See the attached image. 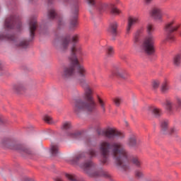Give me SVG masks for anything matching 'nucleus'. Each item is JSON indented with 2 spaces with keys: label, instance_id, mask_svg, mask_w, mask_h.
I'll list each match as a JSON object with an SVG mask.
<instances>
[{
  "label": "nucleus",
  "instance_id": "obj_1",
  "mask_svg": "<svg viewBox=\"0 0 181 181\" xmlns=\"http://www.w3.org/2000/svg\"><path fill=\"white\" fill-rule=\"evenodd\" d=\"M87 69L86 67L79 66L78 68V83L84 90L83 98L86 103L81 99H76L74 101V111L77 115L80 114L82 111L86 110L88 112H94L97 111V103L94 100V90L90 87V83L87 78Z\"/></svg>",
  "mask_w": 181,
  "mask_h": 181
},
{
  "label": "nucleus",
  "instance_id": "obj_2",
  "mask_svg": "<svg viewBox=\"0 0 181 181\" xmlns=\"http://www.w3.org/2000/svg\"><path fill=\"white\" fill-rule=\"evenodd\" d=\"M110 149H111V155L114 158L117 165L127 170L128 169L127 164L131 156L127 149H125L124 145L119 142H115L111 144L108 141H103L100 144L99 150L102 156L100 162L103 163H107L108 162Z\"/></svg>",
  "mask_w": 181,
  "mask_h": 181
},
{
  "label": "nucleus",
  "instance_id": "obj_3",
  "mask_svg": "<svg viewBox=\"0 0 181 181\" xmlns=\"http://www.w3.org/2000/svg\"><path fill=\"white\" fill-rule=\"evenodd\" d=\"M57 49L62 53H64V52H66L67 50H70L71 53V55L69 57V62L71 66L64 67L63 71L61 74V77L64 80H67V78L73 77V76L76 74V67L77 74L78 75V67H80V66L84 67V66L80 64V61H78V59L76 56L77 53H80V48H77L76 46H61Z\"/></svg>",
  "mask_w": 181,
  "mask_h": 181
},
{
  "label": "nucleus",
  "instance_id": "obj_4",
  "mask_svg": "<svg viewBox=\"0 0 181 181\" xmlns=\"http://www.w3.org/2000/svg\"><path fill=\"white\" fill-rule=\"evenodd\" d=\"M12 29L22 30V22L21 18L16 16H11L6 18L0 33V42H15L16 40L15 35L8 33Z\"/></svg>",
  "mask_w": 181,
  "mask_h": 181
},
{
  "label": "nucleus",
  "instance_id": "obj_5",
  "mask_svg": "<svg viewBox=\"0 0 181 181\" xmlns=\"http://www.w3.org/2000/svg\"><path fill=\"white\" fill-rule=\"evenodd\" d=\"M81 168L89 177H105L106 179H110L111 177V174L105 170L100 169L98 171L95 170L97 169V165L92 160L85 162L81 165Z\"/></svg>",
  "mask_w": 181,
  "mask_h": 181
},
{
  "label": "nucleus",
  "instance_id": "obj_6",
  "mask_svg": "<svg viewBox=\"0 0 181 181\" xmlns=\"http://www.w3.org/2000/svg\"><path fill=\"white\" fill-rule=\"evenodd\" d=\"M1 145L5 146L8 145L10 149H13V151H18L22 155H26L27 156H35V153L33 150L30 148L28 147V146L23 144H9L8 139H4L1 141Z\"/></svg>",
  "mask_w": 181,
  "mask_h": 181
},
{
  "label": "nucleus",
  "instance_id": "obj_7",
  "mask_svg": "<svg viewBox=\"0 0 181 181\" xmlns=\"http://www.w3.org/2000/svg\"><path fill=\"white\" fill-rule=\"evenodd\" d=\"M173 21H171L165 25L164 32L167 34V38L162 41V45H168V42H173L175 40V37L172 33L179 29V25H173Z\"/></svg>",
  "mask_w": 181,
  "mask_h": 181
},
{
  "label": "nucleus",
  "instance_id": "obj_8",
  "mask_svg": "<svg viewBox=\"0 0 181 181\" xmlns=\"http://www.w3.org/2000/svg\"><path fill=\"white\" fill-rule=\"evenodd\" d=\"M112 75L116 76L122 80H128V78H129V74L127 73V70L124 69L122 67L118 66V65L113 66Z\"/></svg>",
  "mask_w": 181,
  "mask_h": 181
},
{
  "label": "nucleus",
  "instance_id": "obj_9",
  "mask_svg": "<svg viewBox=\"0 0 181 181\" xmlns=\"http://www.w3.org/2000/svg\"><path fill=\"white\" fill-rule=\"evenodd\" d=\"M103 134L106 138H108V139H113L115 136H119V138L125 137L124 133L118 131L114 127H107L104 130Z\"/></svg>",
  "mask_w": 181,
  "mask_h": 181
},
{
  "label": "nucleus",
  "instance_id": "obj_10",
  "mask_svg": "<svg viewBox=\"0 0 181 181\" xmlns=\"http://www.w3.org/2000/svg\"><path fill=\"white\" fill-rule=\"evenodd\" d=\"M80 6V1H77L73 6V11L74 14L71 18L70 22V29L74 30L76 28H77V25H78V23H77V15L78 13V8Z\"/></svg>",
  "mask_w": 181,
  "mask_h": 181
},
{
  "label": "nucleus",
  "instance_id": "obj_11",
  "mask_svg": "<svg viewBox=\"0 0 181 181\" xmlns=\"http://www.w3.org/2000/svg\"><path fill=\"white\" fill-rule=\"evenodd\" d=\"M78 39H80L78 35L73 36L71 35H66L64 37H59L58 41L61 45H65V46H67V45H70V43H77V42H78Z\"/></svg>",
  "mask_w": 181,
  "mask_h": 181
},
{
  "label": "nucleus",
  "instance_id": "obj_12",
  "mask_svg": "<svg viewBox=\"0 0 181 181\" xmlns=\"http://www.w3.org/2000/svg\"><path fill=\"white\" fill-rule=\"evenodd\" d=\"M99 11H110V13H112V15H119V10L117 8L115 5L110 4H106V3H101L98 6Z\"/></svg>",
  "mask_w": 181,
  "mask_h": 181
},
{
  "label": "nucleus",
  "instance_id": "obj_13",
  "mask_svg": "<svg viewBox=\"0 0 181 181\" xmlns=\"http://www.w3.org/2000/svg\"><path fill=\"white\" fill-rule=\"evenodd\" d=\"M48 19H57L59 26H63L64 23L63 22V17L57 14V12L54 8H50L47 11Z\"/></svg>",
  "mask_w": 181,
  "mask_h": 181
},
{
  "label": "nucleus",
  "instance_id": "obj_14",
  "mask_svg": "<svg viewBox=\"0 0 181 181\" xmlns=\"http://www.w3.org/2000/svg\"><path fill=\"white\" fill-rule=\"evenodd\" d=\"M29 28H30V35L31 39H33L35 36V32L36 30V28H37V16H33L30 17L29 21Z\"/></svg>",
  "mask_w": 181,
  "mask_h": 181
},
{
  "label": "nucleus",
  "instance_id": "obj_15",
  "mask_svg": "<svg viewBox=\"0 0 181 181\" xmlns=\"http://www.w3.org/2000/svg\"><path fill=\"white\" fill-rule=\"evenodd\" d=\"M13 90L16 94H25L28 91V87L25 82H18L13 86Z\"/></svg>",
  "mask_w": 181,
  "mask_h": 181
},
{
  "label": "nucleus",
  "instance_id": "obj_16",
  "mask_svg": "<svg viewBox=\"0 0 181 181\" xmlns=\"http://www.w3.org/2000/svg\"><path fill=\"white\" fill-rule=\"evenodd\" d=\"M139 45L143 46H155L156 45V40L153 35H147L139 42Z\"/></svg>",
  "mask_w": 181,
  "mask_h": 181
},
{
  "label": "nucleus",
  "instance_id": "obj_17",
  "mask_svg": "<svg viewBox=\"0 0 181 181\" xmlns=\"http://www.w3.org/2000/svg\"><path fill=\"white\" fill-rule=\"evenodd\" d=\"M151 17L157 22H162L163 16L162 10L159 8H154L151 12Z\"/></svg>",
  "mask_w": 181,
  "mask_h": 181
},
{
  "label": "nucleus",
  "instance_id": "obj_18",
  "mask_svg": "<svg viewBox=\"0 0 181 181\" xmlns=\"http://www.w3.org/2000/svg\"><path fill=\"white\" fill-rule=\"evenodd\" d=\"M137 23H139V18L136 16L129 17L127 27V33H129V32H131V29H132L135 25H137Z\"/></svg>",
  "mask_w": 181,
  "mask_h": 181
},
{
  "label": "nucleus",
  "instance_id": "obj_19",
  "mask_svg": "<svg viewBox=\"0 0 181 181\" xmlns=\"http://www.w3.org/2000/svg\"><path fill=\"white\" fill-rule=\"evenodd\" d=\"M127 146L128 148H136L138 146V141L136 140V135L132 134L127 138L126 142Z\"/></svg>",
  "mask_w": 181,
  "mask_h": 181
},
{
  "label": "nucleus",
  "instance_id": "obj_20",
  "mask_svg": "<svg viewBox=\"0 0 181 181\" xmlns=\"http://www.w3.org/2000/svg\"><path fill=\"white\" fill-rule=\"evenodd\" d=\"M148 111L151 112V114H153V115L156 118H159L163 114V112H162V109L156 107L155 106H149L148 107Z\"/></svg>",
  "mask_w": 181,
  "mask_h": 181
},
{
  "label": "nucleus",
  "instance_id": "obj_21",
  "mask_svg": "<svg viewBox=\"0 0 181 181\" xmlns=\"http://www.w3.org/2000/svg\"><path fill=\"white\" fill-rule=\"evenodd\" d=\"M144 35V28H140L136 31L133 38L134 45H139L141 43L140 37Z\"/></svg>",
  "mask_w": 181,
  "mask_h": 181
},
{
  "label": "nucleus",
  "instance_id": "obj_22",
  "mask_svg": "<svg viewBox=\"0 0 181 181\" xmlns=\"http://www.w3.org/2000/svg\"><path fill=\"white\" fill-rule=\"evenodd\" d=\"M160 132L164 134L167 135L169 134V121L168 120H163L160 122Z\"/></svg>",
  "mask_w": 181,
  "mask_h": 181
},
{
  "label": "nucleus",
  "instance_id": "obj_23",
  "mask_svg": "<svg viewBox=\"0 0 181 181\" xmlns=\"http://www.w3.org/2000/svg\"><path fill=\"white\" fill-rule=\"evenodd\" d=\"M141 49L143 53L148 54V56L151 54H153L155 53V47L153 46H141Z\"/></svg>",
  "mask_w": 181,
  "mask_h": 181
},
{
  "label": "nucleus",
  "instance_id": "obj_24",
  "mask_svg": "<svg viewBox=\"0 0 181 181\" xmlns=\"http://www.w3.org/2000/svg\"><path fill=\"white\" fill-rule=\"evenodd\" d=\"M169 90H170V87L169 86V81L165 79L161 84L160 91L163 93V94H166Z\"/></svg>",
  "mask_w": 181,
  "mask_h": 181
},
{
  "label": "nucleus",
  "instance_id": "obj_25",
  "mask_svg": "<svg viewBox=\"0 0 181 181\" xmlns=\"http://www.w3.org/2000/svg\"><path fill=\"white\" fill-rule=\"evenodd\" d=\"M164 105H165V109L170 113L173 114V102L170 100H166L164 103Z\"/></svg>",
  "mask_w": 181,
  "mask_h": 181
},
{
  "label": "nucleus",
  "instance_id": "obj_26",
  "mask_svg": "<svg viewBox=\"0 0 181 181\" xmlns=\"http://www.w3.org/2000/svg\"><path fill=\"white\" fill-rule=\"evenodd\" d=\"M117 28H118V24H117V22H114L110 24L108 30L110 33L112 35V36H117Z\"/></svg>",
  "mask_w": 181,
  "mask_h": 181
},
{
  "label": "nucleus",
  "instance_id": "obj_27",
  "mask_svg": "<svg viewBox=\"0 0 181 181\" xmlns=\"http://www.w3.org/2000/svg\"><path fill=\"white\" fill-rule=\"evenodd\" d=\"M132 165L135 166L136 168H139V169H141V167L142 166V161L139 160L137 157H133L130 159Z\"/></svg>",
  "mask_w": 181,
  "mask_h": 181
},
{
  "label": "nucleus",
  "instance_id": "obj_28",
  "mask_svg": "<svg viewBox=\"0 0 181 181\" xmlns=\"http://www.w3.org/2000/svg\"><path fill=\"white\" fill-rule=\"evenodd\" d=\"M180 63H181V54H177L173 58V64H174V66H175L176 67H178V66H180Z\"/></svg>",
  "mask_w": 181,
  "mask_h": 181
},
{
  "label": "nucleus",
  "instance_id": "obj_29",
  "mask_svg": "<svg viewBox=\"0 0 181 181\" xmlns=\"http://www.w3.org/2000/svg\"><path fill=\"white\" fill-rule=\"evenodd\" d=\"M97 98H98V103L99 104V107H100V110H102V112H103V114H105V112L106 111L105 102H104V100L103 99H101V98L98 95H97Z\"/></svg>",
  "mask_w": 181,
  "mask_h": 181
},
{
  "label": "nucleus",
  "instance_id": "obj_30",
  "mask_svg": "<svg viewBox=\"0 0 181 181\" xmlns=\"http://www.w3.org/2000/svg\"><path fill=\"white\" fill-rule=\"evenodd\" d=\"M50 153L52 156H57V155H59V146L56 144H52L50 147Z\"/></svg>",
  "mask_w": 181,
  "mask_h": 181
},
{
  "label": "nucleus",
  "instance_id": "obj_31",
  "mask_svg": "<svg viewBox=\"0 0 181 181\" xmlns=\"http://www.w3.org/2000/svg\"><path fill=\"white\" fill-rule=\"evenodd\" d=\"M160 87V81L159 79H154L151 81V88L153 90H156Z\"/></svg>",
  "mask_w": 181,
  "mask_h": 181
},
{
  "label": "nucleus",
  "instance_id": "obj_32",
  "mask_svg": "<svg viewBox=\"0 0 181 181\" xmlns=\"http://www.w3.org/2000/svg\"><path fill=\"white\" fill-rule=\"evenodd\" d=\"M146 32L148 35H152V33L155 32V25L152 23H148L146 25Z\"/></svg>",
  "mask_w": 181,
  "mask_h": 181
},
{
  "label": "nucleus",
  "instance_id": "obj_33",
  "mask_svg": "<svg viewBox=\"0 0 181 181\" xmlns=\"http://www.w3.org/2000/svg\"><path fill=\"white\" fill-rule=\"evenodd\" d=\"M115 53L114 51V47L109 46L106 48V54L107 57H112Z\"/></svg>",
  "mask_w": 181,
  "mask_h": 181
},
{
  "label": "nucleus",
  "instance_id": "obj_34",
  "mask_svg": "<svg viewBox=\"0 0 181 181\" xmlns=\"http://www.w3.org/2000/svg\"><path fill=\"white\" fill-rule=\"evenodd\" d=\"M144 176L145 175L144 174V172L142 170H136L134 171V177H136V179H142Z\"/></svg>",
  "mask_w": 181,
  "mask_h": 181
},
{
  "label": "nucleus",
  "instance_id": "obj_35",
  "mask_svg": "<svg viewBox=\"0 0 181 181\" xmlns=\"http://www.w3.org/2000/svg\"><path fill=\"white\" fill-rule=\"evenodd\" d=\"M112 101L116 107H119L121 105V103H122V98L115 97L112 99Z\"/></svg>",
  "mask_w": 181,
  "mask_h": 181
},
{
  "label": "nucleus",
  "instance_id": "obj_36",
  "mask_svg": "<svg viewBox=\"0 0 181 181\" xmlns=\"http://www.w3.org/2000/svg\"><path fill=\"white\" fill-rule=\"evenodd\" d=\"M87 155H88L89 158H95L97 156V151L93 148H90L88 151Z\"/></svg>",
  "mask_w": 181,
  "mask_h": 181
},
{
  "label": "nucleus",
  "instance_id": "obj_37",
  "mask_svg": "<svg viewBox=\"0 0 181 181\" xmlns=\"http://www.w3.org/2000/svg\"><path fill=\"white\" fill-rule=\"evenodd\" d=\"M43 119L47 124H53V119L49 115L44 116Z\"/></svg>",
  "mask_w": 181,
  "mask_h": 181
},
{
  "label": "nucleus",
  "instance_id": "obj_38",
  "mask_svg": "<svg viewBox=\"0 0 181 181\" xmlns=\"http://www.w3.org/2000/svg\"><path fill=\"white\" fill-rule=\"evenodd\" d=\"M62 128V129H70L71 128V122H66L63 123Z\"/></svg>",
  "mask_w": 181,
  "mask_h": 181
},
{
  "label": "nucleus",
  "instance_id": "obj_39",
  "mask_svg": "<svg viewBox=\"0 0 181 181\" xmlns=\"http://www.w3.org/2000/svg\"><path fill=\"white\" fill-rule=\"evenodd\" d=\"M30 42H32V40L24 39L21 40V46H29V45H30Z\"/></svg>",
  "mask_w": 181,
  "mask_h": 181
},
{
  "label": "nucleus",
  "instance_id": "obj_40",
  "mask_svg": "<svg viewBox=\"0 0 181 181\" xmlns=\"http://www.w3.org/2000/svg\"><path fill=\"white\" fill-rule=\"evenodd\" d=\"M83 154H79L78 156H76L74 160H72L73 163H77L78 162V160L83 159Z\"/></svg>",
  "mask_w": 181,
  "mask_h": 181
},
{
  "label": "nucleus",
  "instance_id": "obj_41",
  "mask_svg": "<svg viewBox=\"0 0 181 181\" xmlns=\"http://www.w3.org/2000/svg\"><path fill=\"white\" fill-rule=\"evenodd\" d=\"M86 2L88 6H95V0H86Z\"/></svg>",
  "mask_w": 181,
  "mask_h": 181
},
{
  "label": "nucleus",
  "instance_id": "obj_42",
  "mask_svg": "<svg viewBox=\"0 0 181 181\" xmlns=\"http://www.w3.org/2000/svg\"><path fill=\"white\" fill-rule=\"evenodd\" d=\"M176 103L180 108H181V98L179 96H177L176 98Z\"/></svg>",
  "mask_w": 181,
  "mask_h": 181
},
{
  "label": "nucleus",
  "instance_id": "obj_43",
  "mask_svg": "<svg viewBox=\"0 0 181 181\" xmlns=\"http://www.w3.org/2000/svg\"><path fill=\"white\" fill-rule=\"evenodd\" d=\"M175 132H177V130L176 129V128L173 127V128L168 129V134H175Z\"/></svg>",
  "mask_w": 181,
  "mask_h": 181
},
{
  "label": "nucleus",
  "instance_id": "obj_44",
  "mask_svg": "<svg viewBox=\"0 0 181 181\" xmlns=\"http://www.w3.org/2000/svg\"><path fill=\"white\" fill-rule=\"evenodd\" d=\"M78 133H76V132H71L69 134V136H71V138H77V136H78Z\"/></svg>",
  "mask_w": 181,
  "mask_h": 181
},
{
  "label": "nucleus",
  "instance_id": "obj_45",
  "mask_svg": "<svg viewBox=\"0 0 181 181\" xmlns=\"http://www.w3.org/2000/svg\"><path fill=\"white\" fill-rule=\"evenodd\" d=\"M6 122V120L4 117L0 115V124H5Z\"/></svg>",
  "mask_w": 181,
  "mask_h": 181
},
{
  "label": "nucleus",
  "instance_id": "obj_46",
  "mask_svg": "<svg viewBox=\"0 0 181 181\" xmlns=\"http://www.w3.org/2000/svg\"><path fill=\"white\" fill-rule=\"evenodd\" d=\"M152 1L153 0H144V4H146V5H149Z\"/></svg>",
  "mask_w": 181,
  "mask_h": 181
},
{
  "label": "nucleus",
  "instance_id": "obj_47",
  "mask_svg": "<svg viewBox=\"0 0 181 181\" xmlns=\"http://www.w3.org/2000/svg\"><path fill=\"white\" fill-rule=\"evenodd\" d=\"M55 181H63V180L60 177H57L54 180Z\"/></svg>",
  "mask_w": 181,
  "mask_h": 181
},
{
  "label": "nucleus",
  "instance_id": "obj_48",
  "mask_svg": "<svg viewBox=\"0 0 181 181\" xmlns=\"http://www.w3.org/2000/svg\"><path fill=\"white\" fill-rule=\"evenodd\" d=\"M4 69V66L0 62V70H2Z\"/></svg>",
  "mask_w": 181,
  "mask_h": 181
}]
</instances>
